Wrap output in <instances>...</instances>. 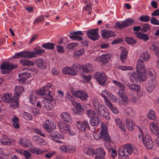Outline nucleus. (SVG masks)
<instances>
[{
	"label": "nucleus",
	"mask_w": 159,
	"mask_h": 159,
	"mask_svg": "<svg viewBox=\"0 0 159 159\" xmlns=\"http://www.w3.org/2000/svg\"><path fill=\"white\" fill-rule=\"evenodd\" d=\"M137 73L133 72L130 74V80L132 82L139 80L141 81L146 80L147 78V72L145 64L141 59L139 60L136 66Z\"/></svg>",
	"instance_id": "obj_1"
},
{
	"label": "nucleus",
	"mask_w": 159,
	"mask_h": 159,
	"mask_svg": "<svg viewBox=\"0 0 159 159\" xmlns=\"http://www.w3.org/2000/svg\"><path fill=\"white\" fill-rule=\"evenodd\" d=\"M55 93V90L52 91H48L47 94H46L44 96V99L40 102H38L37 104V107L40 108L41 107V104H44V107L48 110H52L53 106L52 102L53 101V96Z\"/></svg>",
	"instance_id": "obj_2"
},
{
	"label": "nucleus",
	"mask_w": 159,
	"mask_h": 159,
	"mask_svg": "<svg viewBox=\"0 0 159 159\" xmlns=\"http://www.w3.org/2000/svg\"><path fill=\"white\" fill-rule=\"evenodd\" d=\"M92 103L93 107L99 115L106 119L110 120V115L107 109L104 105L99 103L98 98H94Z\"/></svg>",
	"instance_id": "obj_3"
},
{
	"label": "nucleus",
	"mask_w": 159,
	"mask_h": 159,
	"mask_svg": "<svg viewBox=\"0 0 159 159\" xmlns=\"http://www.w3.org/2000/svg\"><path fill=\"white\" fill-rule=\"evenodd\" d=\"M58 126L62 134H65L68 133L70 135L72 136L75 135V133L70 130V126L69 125L60 121L58 123Z\"/></svg>",
	"instance_id": "obj_4"
},
{
	"label": "nucleus",
	"mask_w": 159,
	"mask_h": 159,
	"mask_svg": "<svg viewBox=\"0 0 159 159\" xmlns=\"http://www.w3.org/2000/svg\"><path fill=\"white\" fill-rule=\"evenodd\" d=\"M100 134L102 138H103L107 142H111L110 137L108 134L107 126L104 123L101 124Z\"/></svg>",
	"instance_id": "obj_5"
},
{
	"label": "nucleus",
	"mask_w": 159,
	"mask_h": 159,
	"mask_svg": "<svg viewBox=\"0 0 159 159\" xmlns=\"http://www.w3.org/2000/svg\"><path fill=\"white\" fill-rule=\"evenodd\" d=\"M71 93L75 97L80 98L82 101H86L87 99L89 96L85 91L83 90L75 91L72 90Z\"/></svg>",
	"instance_id": "obj_6"
},
{
	"label": "nucleus",
	"mask_w": 159,
	"mask_h": 159,
	"mask_svg": "<svg viewBox=\"0 0 159 159\" xmlns=\"http://www.w3.org/2000/svg\"><path fill=\"white\" fill-rule=\"evenodd\" d=\"M43 126L46 131L50 132L52 130L56 129L57 125L54 121L48 120L43 124Z\"/></svg>",
	"instance_id": "obj_7"
},
{
	"label": "nucleus",
	"mask_w": 159,
	"mask_h": 159,
	"mask_svg": "<svg viewBox=\"0 0 159 159\" xmlns=\"http://www.w3.org/2000/svg\"><path fill=\"white\" fill-rule=\"evenodd\" d=\"M118 94L120 98L118 101V103L121 105H126L129 103V100L128 97L124 93V92L118 91Z\"/></svg>",
	"instance_id": "obj_8"
},
{
	"label": "nucleus",
	"mask_w": 159,
	"mask_h": 159,
	"mask_svg": "<svg viewBox=\"0 0 159 159\" xmlns=\"http://www.w3.org/2000/svg\"><path fill=\"white\" fill-rule=\"evenodd\" d=\"M18 65L16 64L13 65L10 64V62L6 63L4 62L2 63L1 66L0 68L1 69V72L3 74H5L7 73V71H4L3 70H13L17 68Z\"/></svg>",
	"instance_id": "obj_9"
},
{
	"label": "nucleus",
	"mask_w": 159,
	"mask_h": 159,
	"mask_svg": "<svg viewBox=\"0 0 159 159\" xmlns=\"http://www.w3.org/2000/svg\"><path fill=\"white\" fill-rule=\"evenodd\" d=\"M94 78L99 84L103 85L107 80L106 75L103 73L96 72L94 75Z\"/></svg>",
	"instance_id": "obj_10"
},
{
	"label": "nucleus",
	"mask_w": 159,
	"mask_h": 159,
	"mask_svg": "<svg viewBox=\"0 0 159 159\" xmlns=\"http://www.w3.org/2000/svg\"><path fill=\"white\" fill-rule=\"evenodd\" d=\"M143 142L144 144L148 149H151L153 146V142L151 137L149 134L145 135V139L143 138Z\"/></svg>",
	"instance_id": "obj_11"
},
{
	"label": "nucleus",
	"mask_w": 159,
	"mask_h": 159,
	"mask_svg": "<svg viewBox=\"0 0 159 159\" xmlns=\"http://www.w3.org/2000/svg\"><path fill=\"white\" fill-rule=\"evenodd\" d=\"M19 77H20L18 80L19 83L21 84H24L26 80L30 77V70L19 74Z\"/></svg>",
	"instance_id": "obj_12"
},
{
	"label": "nucleus",
	"mask_w": 159,
	"mask_h": 159,
	"mask_svg": "<svg viewBox=\"0 0 159 159\" xmlns=\"http://www.w3.org/2000/svg\"><path fill=\"white\" fill-rule=\"evenodd\" d=\"M76 125L79 131H84L86 130V128L89 127V124L88 122L85 120L84 121L83 123L78 121L76 122Z\"/></svg>",
	"instance_id": "obj_13"
},
{
	"label": "nucleus",
	"mask_w": 159,
	"mask_h": 159,
	"mask_svg": "<svg viewBox=\"0 0 159 159\" xmlns=\"http://www.w3.org/2000/svg\"><path fill=\"white\" fill-rule=\"evenodd\" d=\"M101 34L103 38L108 39L116 36L115 32L107 30H103L101 31Z\"/></svg>",
	"instance_id": "obj_14"
},
{
	"label": "nucleus",
	"mask_w": 159,
	"mask_h": 159,
	"mask_svg": "<svg viewBox=\"0 0 159 159\" xmlns=\"http://www.w3.org/2000/svg\"><path fill=\"white\" fill-rule=\"evenodd\" d=\"M97 31L98 30L96 29L91 30L88 31L87 35L90 39L95 41L99 37Z\"/></svg>",
	"instance_id": "obj_15"
},
{
	"label": "nucleus",
	"mask_w": 159,
	"mask_h": 159,
	"mask_svg": "<svg viewBox=\"0 0 159 159\" xmlns=\"http://www.w3.org/2000/svg\"><path fill=\"white\" fill-rule=\"evenodd\" d=\"M150 128L152 134L155 135H159V127L157 124L153 122H151Z\"/></svg>",
	"instance_id": "obj_16"
},
{
	"label": "nucleus",
	"mask_w": 159,
	"mask_h": 159,
	"mask_svg": "<svg viewBox=\"0 0 159 159\" xmlns=\"http://www.w3.org/2000/svg\"><path fill=\"white\" fill-rule=\"evenodd\" d=\"M13 58L18 59L20 58H30V52L29 51H22L16 53Z\"/></svg>",
	"instance_id": "obj_17"
},
{
	"label": "nucleus",
	"mask_w": 159,
	"mask_h": 159,
	"mask_svg": "<svg viewBox=\"0 0 159 159\" xmlns=\"http://www.w3.org/2000/svg\"><path fill=\"white\" fill-rule=\"evenodd\" d=\"M156 84L155 80L152 79L149 80L146 87L147 91L149 93L152 92L155 88Z\"/></svg>",
	"instance_id": "obj_18"
},
{
	"label": "nucleus",
	"mask_w": 159,
	"mask_h": 159,
	"mask_svg": "<svg viewBox=\"0 0 159 159\" xmlns=\"http://www.w3.org/2000/svg\"><path fill=\"white\" fill-rule=\"evenodd\" d=\"M83 33L80 31H75L70 33V38L74 40L81 41L82 39V38L79 35H83Z\"/></svg>",
	"instance_id": "obj_19"
},
{
	"label": "nucleus",
	"mask_w": 159,
	"mask_h": 159,
	"mask_svg": "<svg viewBox=\"0 0 159 159\" xmlns=\"http://www.w3.org/2000/svg\"><path fill=\"white\" fill-rule=\"evenodd\" d=\"M110 59L109 55L107 54H102L100 56L97 57L95 59V61L99 62L101 61L102 65L106 63Z\"/></svg>",
	"instance_id": "obj_20"
},
{
	"label": "nucleus",
	"mask_w": 159,
	"mask_h": 159,
	"mask_svg": "<svg viewBox=\"0 0 159 159\" xmlns=\"http://www.w3.org/2000/svg\"><path fill=\"white\" fill-rule=\"evenodd\" d=\"M72 104L74 106L73 111L75 114L79 115L82 112V108L80 103L75 102Z\"/></svg>",
	"instance_id": "obj_21"
},
{
	"label": "nucleus",
	"mask_w": 159,
	"mask_h": 159,
	"mask_svg": "<svg viewBox=\"0 0 159 159\" xmlns=\"http://www.w3.org/2000/svg\"><path fill=\"white\" fill-rule=\"evenodd\" d=\"M61 117L63 121L70 124L72 123V119L70 114L67 112H64L62 113L61 115Z\"/></svg>",
	"instance_id": "obj_22"
},
{
	"label": "nucleus",
	"mask_w": 159,
	"mask_h": 159,
	"mask_svg": "<svg viewBox=\"0 0 159 159\" xmlns=\"http://www.w3.org/2000/svg\"><path fill=\"white\" fill-rule=\"evenodd\" d=\"M51 136L53 140L56 142L58 143H63L59 140L64 138V136L63 135H61L57 132H52L51 134Z\"/></svg>",
	"instance_id": "obj_23"
},
{
	"label": "nucleus",
	"mask_w": 159,
	"mask_h": 159,
	"mask_svg": "<svg viewBox=\"0 0 159 159\" xmlns=\"http://www.w3.org/2000/svg\"><path fill=\"white\" fill-rule=\"evenodd\" d=\"M79 67V65L76 63L74 64L71 67L70 66L69 75L73 76L77 75Z\"/></svg>",
	"instance_id": "obj_24"
},
{
	"label": "nucleus",
	"mask_w": 159,
	"mask_h": 159,
	"mask_svg": "<svg viewBox=\"0 0 159 159\" xmlns=\"http://www.w3.org/2000/svg\"><path fill=\"white\" fill-rule=\"evenodd\" d=\"M111 93L107 89H104L102 91L101 95L104 98L105 104L111 102L108 98H109Z\"/></svg>",
	"instance_id": "obj_25"
},
{
	"label": "nucleus",
	"mask_w": 159,
	"mask_h": 159,
	"mask_svg": "<svg viewBox=\"0 0 159 159\" xmlns=\"http://www.w3.org/2000/svg\"><path fill=\"white\" fill-rule=\"evenodd\" d=\"M35 63L36 65L41 69H45L46 67L47 64L46 61L43 59L39 58L36 60Z\"/></svg>",
	"instance_id": "obj_26"
},
{
	"label": "nucleus",
	"mask_w": 159,
	"mask_h": 159,
	"mask_svg": "<svg viewBox=\"0 0 159 159\" xmlns=\"http://www.w3.org/2000/svg\"><path fill=\"white\" fill-rule=\"evenodd\" d=\"M120 58L122 62L124 63L127 56L128 52L126 49L124 47L120 48Z\"/></svg>",
	"instance_id": "obj_27"
},
{
	"label": "nucleus",
	"mask_w": 159,
	"mask_h": 159,
	"mask_svg": "<svg viewBox=\"0 0 159 159\" xmlns=\"http://www.w3.org/2000/svg\"><path fill=\"white\" fill-rule=\"evenodd\" d=\"M115 121L116 125L124 132H126V129L124 123L122 122L121 120L118 118L115 119Z\"/></svg>",
	"instance_id": "obj_28"
},
{
	"label": "nucleus",
	"mask_w": 159,
	"mask_h": 159,
	"mask_svg": "<svg viewBox=\"0 0 159 159\" xmlns=\"http://www.w3.org/2000/svg\"><path fill=\"white\" fill-rule=\"evenodd\" d=\"M1 99L5 102L9 103L12 99V95L11 93H5L1 97Z\"/></svg>",
	"instance_id": "obj_29"
},
{
	"label": "nucleus",
	"mask_w": 159,
	"mask_h": 159,
	"mask_svg": "<svg viewBox=\"0 0 159 159\" xmlns=\"http://www.w3.org/2000/svg\"><path fill=\"white\" fill-rule=\"evenodd\" d=\"M79 65L80 67L78 69H81L84 73H88L92 68V65L90 64L83 65Z\"/></svg>",
	"instance_id": "obj_30"
},
{
	"label": "nucleus",
	"mask_w": 159,
	"mask_h": 159,
	"mask_svg": "<svg viewBox=\"0 0 159 159\" xmlns=\"http://www.w3.org/2000/svg\"><path fill=\"white\" fill-rule=\"evenodd\" d=\"M126 124L129 130L132 131L134 129L135 124L131 119L127 118L126 120Z\"/></svg>",
	"instance_id": "obj_31"
},
{
	"label": "nucleus",
	"mask_w": 159,
	"mask_h": 159,
	"mask_svg": "<svg viewBox=\"0 0 159 159\" xmlns=\"http://www.w3.org/2000/svg\"><path fill=\"white\" fill-rule=\"evenodd\" d=\"M128 156L130 155L132 153L133 149L134 148V145L131 143L123 145Z\"/></svg>",
	"instance_id": "obj_32"
},
{
	"label": "nucleus",
	"mask_w": 159,
	"mask_h": 159,
	"mask_svg": "<svg viewBox=\"0 0 159 159\" xmlns=\"http://www.w3.org/2000/svg\"><path fill=\"white\" fill-rule=\"evenodd\" d=\"M19 143L20 146L25 148H27L29 146V140L25 138L20 139Z\"/></svg>",
	"instance_id": "obj_33"
},
{
	"label": "nucleus",
	"mask_w": 159,
	"mask_h": 159,
	"mask_svg": "<svg viewBox=\"0 0 159 159\" xmlns=\"http://www.w3.org/2000/svg\"><path fill=\"white\" fill-rule=\"evenodd\" d=\"M125 150L126 149L125 148L124 145L120 146L118 150V154L119 156L121 157L128 156L126 151H125Z\"/></svg>",
	"instance_id": "obj_34"
},
{
	"label": "nucleus",
	"mask_w": 159,
	"mask_h": 159,
	"mask_svg": "<svg viewBox=\"0 0 159 159\" xmlns=\"http://www.w3.org/2000/svg\"><path fill=\"white\" fill-rule=\"evenodd\" d=\"M125 113L130 116H134L135 114V112L134 109L131 107L128 106L124 109Z\"/></svg>",
	"instance_id": "obj_35"
},
{
	"label": "nucleus",
	"mask_w": 159,
	"mask_h": 159,
	"mask_svg": "<svg viewBox=\"0 0 159 159\" xmlns=\"http://www.w3.org/2000/svg\"><path fill=\"white\" fill-rule=\"evenodd\" d=\"M106 105L113 113L116 114L119 113V112L117 108L114 107L111 102L106 104Z\"/></svg>",
	"instance_id": "obj_36"
},
{
	"label": "nucleus",
	"mask_w": 159,
	"mask_h": 159,
	"mask_svg": "<svg viewBox=\"0 0 159 159\" xmlns=\"http://www.w3.org/2000/svg\"><path fill=\"white\" fill-rule=\"evenodd\" d=\"M140 58L144 61H148L150 57V54L147 51H145L142 53L140 56Z\"/></svg>",
	"instance_id": "obj_37"
},
{
	"label": "nucleus",
	"mask_w": 159,
	"mask_h": 159,
	"mask_svg": "<svg viewBox=\"0 0 159 159\" xmlns=\"http://www.w3.org/2000/svg\"><path fill=\"white\" fill-rule=\"evenodd\" d=\"M147 117L148 119L155 121L156 120V113L153 110H150L148 112Z\"/></svg>",
	"instance_id": "obj_38"
},
{
	"label": "nucleus",
	"mask_w": 159,
	"mask_h": 159,
	"mask_svg": "<svg viewBox=\"0 0 159 159\" xmlns=\"http://www.w3.org/2000/svg\"><path fill=\"white\" fill-rule=\"evenodd\" d=\"M100 122L99 119L97 117L92 118L89 121L90 125L92 126L98 125Z\"/></svg>",
	"instance_id": "obj_39"
},
{
	"label": "nucleus",
	"mask_w": 159,
	"mask_h": 159,
	"mask_svg": "<svg viewBox=\"0 0 159 159\" xmlns=\"http://www.w3.org/2000/svg\"><path fill=\"white\" fill-rule=\"evenodd\" d=\"M95 153L96 156H104L106 154V152L101 147L96 149L95 150Z\"/></svg>",
	"instance_id": "obj_40"
},
{
	"label": "nucleus",
	"mask_w": 159,
	"mask_h": 159,
	"mask_svg": "<svg viewBox=\"0 0 159 159\" xmlns=\"http://www.w3.org/2000/svg\"><path fill=\"white\" fill-rule=\"evenodd\" d=\"M113 83L119 88L118 91L124 92L125 90V87L124 84H121L120 82L116 80H113Z\"/></svg>",
	"instance_id": "obj_41"
},
{
	"label": "nucleus",
	"mask_w": 159,
	"mask_h": 159,
	"mask_svg": "<svg viewBox=\"0 0 159 159\" xmlns=\"http://www.w3.org/2000/svg\"><path fill=\"white\" fill-rule=\"evenodd\" d=\"M33 139L35 141H39L41 145L45 146L47 144V143L44 140L37 136H34Z\"/></svg>",
	"instance_id": "obj_42"
},
{
	"label": "nucleus",
	"mask_w": 159,
	"mask_h": 159,
	"mask_svg": "<svg viewBox=\"0 0 159 159\" xmlns=\"http://www.w3.org/2000/svg\"><path fill=\"white\" fill-rule=\"evenodd\" d=\"M126 86L130 90L135 91L138 90L140 87V86L138 84L130 83L127 84Z\"/></svg>",
	"instance_id": "obj_43"
},
{
	"label": "nucleus",
	"mask_w": 159,
	"mask_h": 159,
	"mask_svg": "<svg viewBox=\"0 0 159 159\" xmlns=\"http://www.w3.org/2000/svg\"><path fill=\"white\" fill-rule=\"evenodd\" d=\"M18 98L17 96H13L11 102L10 106L13 108H16L18 105Z\"/></svg>",
	"instance_id": "obj_44"
},
{
	"label": "nucleus",
	"mask_w": 159,
	"mask_h": 159,
	"mask_svg": "<svg viewBox=\"0 0 159 159\" xmlns=\"http://www.w3.org/2000/svg\"><path fill=\"white\" fill-rule=\"evenodd\" d=\"M24 88L23 87L20 86H16L15 89V93L14 96H17L18 98L19 97V95L21 94L24 90Z\"/></svg>",
	"instance_id": "obj_45"
},
{
	"label": "nucleus",
	"mask_w": 159,
	"mask_h": 159,
	"mask_svg": "<svg viewBox=\"0 0 159 159\" xmlns=\"http://www.w3.org/2000/svg\"><path fill=\"white\" fill-rule=\"evenodd\" d=\"M136 36L139 39L143 40L145 41H146L149 39V37L147 34L141 32L137 33Z\"/></svg>",
	"instance_id": "obj_46"
},
{
	"label": "nucleus",
	"mask_w": 159,
	"mask_h": 159,
	"mask_svg": "<svg viewBox=\"0 0 159 159\" xmlns=\"http://www.w3.org/2000/svg\"><path fill=\"white\" fill-rule=\"evenodd\" d=\"M30 152L37 155H41L44 152V151L39 148L33 147L30 148Z\"/></svg>",
	"instance_id": "obj_47"
},
{
	"label": "nucleus",
	"mask_w": 159,
	"mask_h": 159,
	"mask_svg": "<svg viewBox=\"0 0 159 159\" xmlns=\"http://www.w3.org/2000/svg\"><path fill=\"white\" fill-rule=\"evenodd\" d=\"M92 78V76L91 75H83L81 76V81L84 83H87L90 81Z\"/></svg>",
	"instance_id": "obj_48"
},
{
	"label": "nucleus",
	"mask_w": 159,
	"mask_h": 159,
	"mask_svg": "<svg viewBox=\"0 0 159 159\" xmlns=\"http://www.w3.org/2000/svg\"><path fill=\"white\" fill-rule=\"evenodd\" d=\"M86 114L87 116L90 118H93L96 116V113L93 109L87 110L86 111Z\"/></svg>",
	"instance_id": "obj_49"
},
{
	"label": "nucleus",
	"mask_w": 159,
	"mask_h": 159,
	"mask_svg": "<svg viewBox=\"0 0 159 159\" xmlns=\"http://www.w3.org/2000/svg\"><path fill=\"white\" fill-rule=\"evenodd\" d=\"M148 72L151 79L155 80L157 76V74L155 71L152 68L149 69L148 71Z\"/></svg>",
	"instance_id": "obj_50"
},
{
	"label": "nucleus",
	"mask_w": 159,
	"mask_h": 159,
	"mask_svg": "<svg viewBox=\"0 0 159 159\" xmlns=\"http://www.w3.org/2000/svg\"><path fill=\"white\" fill-rule=\"evenodd\" d=\"M55 45L54 43H48L43 44L42 45V47L46 49L52 50L53 49Z\"/></svg>",
	"instance_id": "obj_51"
},
{
	"label": "nucleus",
	"mask_w": 159,
	"mask_h": 159,
	"mask_svg": "<svg viewBox=\"0 0 159 159\" xmlns=\"http://www.w3.org/2000/svg\"><path fill=\"white\" fill-rule=\"evenodd\" d=\"M83 49H80L79 50L75 51L74 52V56L75 57L77 58L80 56L82 55L84 53Z\"/></svg>",
	"instance_id": "obj_52"
},
{
	"label": "nucleus",
	"mask_w": 159,
	"mask_h": 159,
	"mask_svg": "<svg viewBox=\"0 0 159 159\" xmlns=\"http://www.w3.org/2000/svg\"><path fill=\"white\" fill-rule=\"evenodd\" d=\"M150 19V17L146 15H142L139 18V20L143 22H148Z\"/></svg>",
	"instance_id": "obj_53"
},
{
	"label": "nucleus",
	"mask_w": 159,
	"mask_h": 159,
	"mask_svg": "<svg viewBox=\"0 0 159 159\" xmlns=\"http://www.w3.org/2000/svg\"><path fill=\"white\" fill-rule=\"evenodd\" d=\"M65 98L66 100L70 101L72 104L75 102H76L74 101V98L69 92H67L65 96Z\"/></svg>",
	"instance_id": "obj_54"
},
{
	"label": "nucleus",
	"mask_w": 159,
	"mask_h": 159,
	"mask_svg": "<svg viewBox=\"0 0 159 159\" xmlns=\"http://www.w3.org/2000/svg\"><path fill=\"white\" fill-rule=\"evenodd\" d=\"M123 21L125 27L132 25L134 22L133 20L129 18Z\"/></svg>",
	"instance_id": "obj_55"
},
{
	"label": "nucleus",
	"mask_w": 159,
	"mask_h": 159,
	"mask_svg": "<svg viewBox=\"0 0 159 159\" xmlns=\"http://www.w3.org/2000/svg\"><path fill=\"white\" fill-rule=\"evenodd\" d=\"M109 151L111 153V154L112 157L115 158L117 155V151L114 149L112 148H108Z\"/></svg>",
	"instance_id": "obj_56"
},
{
	"label": "nucleus",
	"mask_w": 159,
	"mask_h": 159,
	"mask_svg": "<svg viewBox=\"0 0 159 159\" xmlns=\"http://www.w3.org/2000/svg\"><path fill=\"white\" fill-rule=\"evenodd\" d=\"M118 69L122 70H132L133 69V68L128 66H120L118 67Z\"/></svg>",
	"instance_id": "obj_57"
},
{
	"label": "nucleus",
	"mask_w": 159,
	"mask_h": 159,
	"mask_svg": "<svg viewBox=\"0 0 159 159\" xmlns=\"http://www.w3.org/2000/svg\"><path fill=\"white\" fill-rule=\"evenodd\" d=\"M126 42L129 44H134L136 43V41L132 38L127 37L125 39Z\"/></svg>",
	"instance_id": "obj_58"
},
{
	"label": "nucleus",
	"mask_w": 159,
	"mask_h": 159,
	"mask_svg": "<svg viewBox=\"0 0 159 159\" xmlns=\"http://www.w3.org/2000/svg\"><path fill=\"white\" fill-rule=\"evenodd\" d=\"M46 91L45 89L43 87L38 90L36 91V93L38 95L42 96L45 95Z\"/></svg>",
	"instance_id": "obj_59"
},
{
	"label": "nucleus",
	"mask_w": 159,
	"mask_h": 159,
	"mask_svg": "<svg viewBox=\"0 0 159 159\" xmlns=\"http://www.w3.org/2000/svg\"><path fill=\"white\" fill-rule=\"evenodd\" d=\"M20 63L24 66H30V61L27 59H21Z\"/></svg>",
	"instance_id": "obj_60"
},
{
	"label": "nucleus",
	"mask_w": 159,
	"mask_h": 159,
	"mask_svg": "<svg viewBox=\"0 0 159 159\" xmlns=\"http://www.w3.org/2000/svg\"><path fill=\"white\" fill-rule=\"evenodd\" d=\"M114 27L115 28L119 29H122L125 27L124 23V21H123L122 22H116L115 25Z\"/></svg>",
	"instance_id": "obj_61"
},
{
	"label": "nucleus",
	"mask_w": 159,
	"mask_h": 159,
	"mask_svg": "<svg viewBox=\"0 0 159 159\" xmlns=\"http://www.w3.org/2000/svg\"><path fill=\"white\" fill-rule=\"evenodd\" d=\"M69 146L64 145L61 146L60 148V151L63 152H69Z\"/></svg>",
	"instance_id": "obj_62"
},
{
	"label": "nucleus",
	"mask_w": 159,
	"mask_h": 159,
	"mask_svg": "<svg viewBox=\"0 0 159 159\" xmlns=\"http://www.w3.org/2000/svg\"><path fill=\"white\" fill-rule=\"evenodd\" d=\"M151 28L150 26L149 25L145 23L142 26V30L145 32L149 30Z\"/></svg>",
	"instance_id": "obj_63"
},
{
	"label": "nucleus",
	"mask_w": 159,
	"mask_h": 159,
	"mask_svg": "<svg viewBox=\"0 0 159 159\" xmlns=\"http://www.w3.org/2000/svg\"><path fill=\"white\" fill-rule=\"evenodd\" d=\"M84 152L89 155H92L94 153L93 150L92 149L86 148L84 150Z\"/></svg>",
	"instance_id": "obj_64"
}]
</instances>
